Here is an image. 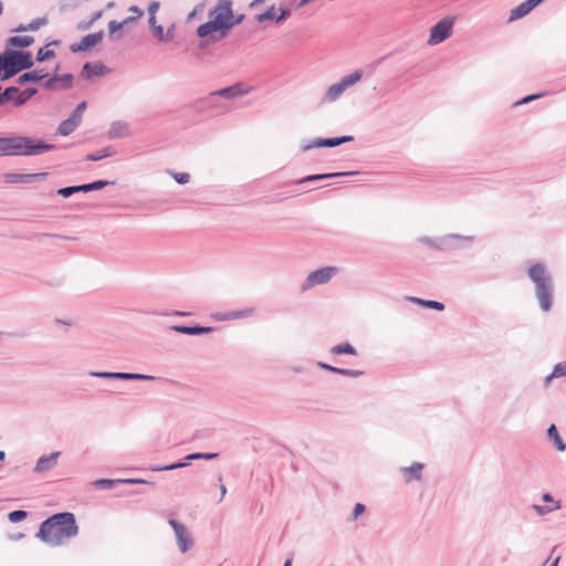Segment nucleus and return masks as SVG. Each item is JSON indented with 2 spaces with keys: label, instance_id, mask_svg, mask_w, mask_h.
Wrapping results in <instances>:
<instances>
[{
  "label": "nucleus",
  "instance_id": "obj_1",
  "mask_svg": "<svg viewBox=\"0 0 566 566\" xmlns=\"http://www.w3.org/2000/svg\"><path fill=\"white\" fill-rule=\"evenodd\" d=\"M78 534V526L73 513L62 512L53 514L43 521L36 537L45 544L56 547L65 539L75 537Z\"/></svg>",
  "mask_w": 566,
  "mask_h": 566
},
{
  "label": "nucleus",
  "instance_id": "obj_2",
  "mask_svg": "<svg viewBox=\"0 0 566 566\" xmlns=\"http://www.w3.org/2000/svg\"><path fill=\"white\" fill-rule=\"evenodd\" d=\"M33 65L34 61L30 51L7 49L0 53L1 81H7L21 71L30 70Z\"/></svg>",
  "mask_w": 566,
  "mask_h": 566
},
{
  "label": "nucleus",
  "instance_id": "obj_3",
  "mask_svg": "<svg viewBox=\"0 0 566 566\" xmlns=\"http://www.w3.org/2000/svg\"><path fill=\"white\" fill-rule=\"evenodd\" d=\"M528 277L535 284V294L539 306L544 312L552 307L554 285L551 275L546 272L544 264L535 263L528 269Z\"/></svg>",
  "mask_w": 566,
  "mask_h": 566
},
{
  "label": "nucleus",
  "instance_id": "obj_4",
  "mask_svg": "<svg viewBox=\"0 0 566 566\" xmlns=\"http://www.w3.org/2000/svg\"><path fill=\"white\" fill-rule=\"evenodd\" d=\"M53 144H46L39 138L17 135L14 143L15 156H38L55 149Z\"/></svg>",
  "mask_w": 566,
  "mask_h": 566
},
{
  "label": "nucleus",
  "instance_id": "obj_5",
  "mask_svg": "<svg viewBox=\"0 0 566 566\" xmlns=\"http://www.w3.org/2000/svg\"><path fill=\"white\" fill-rule=\"evenodd\" d=\"M361 76L363 71L357 70L352 74L344 76L338 83L332 84L325 93L324 101H336L346 91V88L353 86L358 81H360Z\"/></svg>",
  "mask_w": 566,
  "mask_h": 566
},
{
  "label": "nucleus",
  "instance_id": "obj_6",
  "mask_svg": "<svg viewBox=\"0 0 566 566\" xmlns=\"http://www.w3.org/2000/svg\"><path fill=\"white\" fill-rule=\"evenodd\" d=\"M337 272L338 269L335 266H325L308 273L302 283V292L308 291L316 285L326 284Z\"/></svg>",
  "mask_w": 566,
  "mask_h": 566
},
{
  "label": "nucleus",
  "instance_id": "obj_7",
  "mask_svg": "<svg viewBox=\"0 0 566 566\" xmlns=\"http://www.w3.org/2000/svg\"><path fill=\"white\" fill-rule=\"evenodd\" d=\"M250 92V87H245L242 83H235L234 85L214 91L209 94L207 98V104L210 107H218L216 99L217 97H223L227 99H234L237 97L243 96Z\"/></svg>",
  "mask_w": 566,
  "mask_h": 566
},
{
  "label": "nucleus",
  "instance_id": "obj_8",
  "mask_svg": "<svg viewBox=\"0 0 566 566\" xmlns=\"http://www.w3.org/2000/svg\"><path fill=\"white\" fill-rule=\"evenodd\" d=\"M453 20L446 18L437 22L430 30L428 44L437 45L447 40L452 33Z\"/></svg>",
  "mask_w": 566,
  "mask_h": 566
},
{
  "label": "nucleus",
  "instance_id": "obj_9",
  "mask_svg": "<svg viewBox=\"0 0 566 566\" xmlns=\"http://www.w3.org/2000/svg\"><path fill=\"white\" fill-rule=\"evenodd\" d=\"M354 140L353 136H340V137H333V138H314L312 140H303L301 143V149L303 151H308L314 148L319 147H336L344 143H348Z\"/></svg>",
  "mask_w": 566,
  "mask_h": 566
},
{
  "label": "nucleus",
  "instance_id": "obj_10",
  "mask_svg": "<svg viewBox=\"0 0 566 566\" xmlns=\"http://www.w3.org/2000/svg\"><path fill=\"white\" fill-rule=\"evenodd\" d=\"M217 457H218V453L196 452V453L188 454L185 458V461H182V462H175V463L167 464V465H151L150 470L154 472L171 471V470L185 468V467L189 465L190 461H193V460H201V459L202 460H212V459H216Z\"/></svg>",
  "mask_w": 566,
  "mask_h": 566
},
{
  "label": "nucleus",
  "instance_id": "obj_11",
  "mask_svg": "<svg viewBox=\"0 0 566 566\" xmlns=\"http://www.w3.org/2000/svg\"><path fill=\"white\" fill-rule=\"evenodd\" d=\"M90 376L102 379H116V380H154L155 377L137 373H123V371H91Z\"/></svg>",
  "mask_w": 566,
  "mask_h": 566
},
{
  "label": "nucleus",
  "instance_id": "obj_12",
  "mask_svg": "<svg viewBox=\"0 0 566 566\" xmlns=\"http://www.w3.org/2000/svg\"><path fill=\"white\" fill-rule=\"evenodd\" d=\"M168 523L175 532L177 545L180 552L186 553L193 545V541L189 534L188 528L184 524L174 518H170Z\"/></svg>",
  "mask_w": 566,
  "mask_h": 566
},
{
  "label": "nucleus",
  "instance_id": "obj_13",
  "mask_svg": "<svg viewBox=\"0 0 566 566\" xmlns=\"http://www.w3.org/2000/svg\"><path fill=\"white\" fill-rule=\"evenodd\" d=\"M104 31H98L94 33H90L82 38V40L77 43H73L70 46L71 52L77 53V52H85L90 50L92 46L96 45L103 40Z\"/></svg>",
  "mask_w": 566,
  "mask_h": 566
},
{
  "label": "nucleus",
  "instance_id": "obj_14",
  "mask_svg": "<svg viewBox=\"0 0 566 566\" xmlns=\"http://www.w3.org/2000/svg\"><path fill=\"white\" fill-rule=\"evenodd\" d=\"M48 175V172L7 174L4 180L8 184H31L35 181L45 180Z\"/></svg>",
  "mask_w": 566,
  "mask_h": 566
},
{
  "label": "nucleus",
  "instance_id": "obj_15",
  "mask_svg": "<svg viewBox=\"0 0 566 566\" xmlns=\"http://www.w3.org/2000/svg\"><path fill=\"white\" fill-rule=\"evenodd\" d=\"M60 454L61 452L54 451L50 454L41 455L33 468V472L44 473L52 470L56 465Z\"/></svg>",
  "mask_w": 566,
  "mask_h": 566
},
{
  "label": "nucleus",
  "instance_id": "obj_16",
  "mask_svg": "<svg viewBox=\"0 0 566 566\" xmlns=\"http://www.w3.org/2000/svg\"><path fill=\"white\" fill-rule=\"evenodd\" d=\"M543 1L544 0H526L520 3L516 8L511 10L509 20L514 21L524 18Z\"/></svg>",
  "mask_w": 566,
  "mask_h": 566
},
{
  "label": "nucleus",
  "instance_id": "obj_17",
  "mask_svg": "<svg viewBox=\"0 0 566 566\" xmlns=\"http://www.w3.org/2000/svg\"><path fill=\"white\" fill-rule=\"evenodd\" d=\"M73 75L67 73L63 75H53L44 83V88L54 91L57 88V84H61V88H69L72 86Z\"/></svg>",
  "mask_w": 566,
  "mask_h": 566
},
{
  "label": "nucleus",
  "instance_id": "obj_18",
  "mask_svg": "<svg viewBox=\"0 0 566 566\" xmlns=\"http://www.w3.org/2000/svg\"><path fill=\"white\" fill-rule=\"evenodd\" d=\"M459 238L458 234H449L443 238L432 239L429 237H422L419 239V242L434 249V250H446L450 247V240Z\"/></svg>",
  "mask_w": 566,
  "mask_h": 566
},
{
  "label": "nucleus",
  "instance_id": "obj_19",
  "mask_svg": "<svg viewBox=\"0 0 566 566\" xmlns=\"http://www.w3.org/2000/svg\"><path fill=\"white\" fill-rule=\"evenodd\" d=\"M129 135V125L126 122L117 120L113 122L108 129V138L109 139H118L124 138Z\"/></svg>",
  "mask_w": 566,
  "mask_h": 566
},
{
  "label": "nucleus",
  "instance_id": "obj_20",
  "mask_svg": "<svg viewBox=\"0 0 566 566\" xmlns=\"http://www.w3.org/2000/svg\"><path fill=\"white\" fill-rule=\"evenodd\" d=\"M171 329L186 335H201V334H209L213 332V327H206V326H186V325H174L171 326Z\"/></svg>",
  "mask_w": 566,
  "mask_h": 566
},
{
  "label": "nucleus",
  "instance_id": "obj_21",
  "mask_svg": "<svg viewBox=\"0 0 566 566\" xmlns=\"http://www.w3.org/2000/svg\"><path fill=\"white\" fill-rule=\"evenodd\" d=\"M214 13H219L228 20H232V0H219L218 4L209 11V15L212 17Z\"/></svg>",
  "mask_w": 566,
  "mask_h": 566
},
{
  "label": "nucleus",
  "instance_id": "obj_22",
  "mask_svg": "<svg viewBox=\"0 0 566 566\" xmlns=\"http://www.w3.org/2000/svg\"><path fill=\"white\" fill-rule=\"evenodd\" d=\"M105 72H106V66L102 63L93 64V63L86 62L82 69V75L85 80H90L93 75L102 76L105 74Z\"/></svg>",
  "mask_w": 566,
  "mask_h": 566
},
{
  "label": "nucleus",
  "instance_id": "obj_23",
  "mask_svg": "<svg viewBox=\"0 0 566 566\" xmlns=\"http://www.w3.org/2000/svg\"><path fill=\"white\" fill-rule=\"evenodd\" d=\"M118 483L138 484V483H147V482L142 479H126V480L99 479V480L94 481V485L99 489H112Z\"/></svg>",
  "mask_w": 566,
  "mask_h": 566
},
{
  "label": "nucleus",
  "instance_id": "obj_24",
  "mask_svg": "<svg viewBox=\"0 0 566 566\" xmlns=\"http://www.w3.org/2000/svg\"><path fill=\"white\" fill-rule=\"evenodd\" d=\"M254 313H255L254 307H248V308L240 310V311L227 312L224 314L217 316V319L218 321L241 319V318L250 317V316L254 315Z\"/></svg>",
  "mask_w": 566,
  "mask_h": 566
},
{
  "label": "nucleus",
  "instance_id": "obj_25",
  "mask_svg": "<svg viewBox=\"0 0 566 566\" xmlns=\"http://www.w3.org/2000/svg\"><path fill=\"white\" fill-rule=\"evenodd\" d=\"M422 469H423V464L420 462H413L410 467L402 468L401 471L403 473L405 481L406 482H410L413 480L420 481L422 478V475H421Z\"/></svg>",
  "mask_w": 566,
  "mask_h": 566
},
{
  "label": "nucleus",
  "instance_id": "obj_26",
  "mask_svg": "<svg viewBox=\"0 0 566 566\" xmlns=\"http://www.w3.org/2000/svg\"><path fill=\"white\" fill-rule=\"evenodd\" d=\"M46 73H44L43 70H33V71H30V72H25L23 74H21L17 82L18 84L20 85H24L29 82H40L41 80H43L44 77H46Z\"/></svg>",
  "mask_w": 566,
  "mask_h": 566
},
{
  "label": "nucleus",
  "instance_id": "obj_27",
  "mask_svg": "<svg viewBox=\"0 0 566 566\" xmlns=\"http://www.w3.org/2000/svg\"><path fill=\"white\" fill-rule=\"evenodd\" d=\"M78 126H80V124L76 120H74L72 117L69 116L66 119H64L60 123L59 127L56 128L55 135L69 136Z\"/></svg>",
  "mask_w": 566,
  "mask_h": 566
},
{
  "label": "nucleus",
  "instance_id": "obj_28",
  "mask_svg": "<svg viewBox=\"0 0 566 566\" xmlns=\"http://www.w3.org/2000/svg\"><path fill=\"white\" fill-rule=\"evenodd\" d=\"M14 143H17V136L0 137V154L15 156Z\"/></svg>",
  "mask_w": 566,
  "mask_h": 566
},
{
  "label": "nucleus",
  "instance_id": "obj_29",
  "mask_svg": "<svg viewBox=\"0 0 566 566\" xmlns=\"http://www.w3.org/2000/svg\"><path fill=\"white\" fill-rule=\"evenodd\" d=\"M355 174L356 172H354V171H347V172H329V174L310 175V176L303 178L302 180H300L298 182L302 184V182H307V181H316V180L329 179V178H335V177L350 176V175H355Z\"/></svg>",
  "mask_w": 566,
  "mask_h": 566
},
{
  "label": "nucleus",
  "instance_id": "obj_30",
  "mask_svg": "<svg viewBox=\"0 0 566 566\" xmlns=\"http://www.w3.org/2000/svg\"><path fill=\"white\" fill-rule=\"evenodd\" d=\"M36 93L38 90L35 87H28L23 91L19 90L18 96L13 99L14 106L19 107L24 105Z\"/></svg>",
  "mask_w": 566,
  "mask_h": 566
},
{
  "label": "nucleus",
  "instance_id": "obj_31",
  "mask_svg": "<svg viewBox=\"0 0 566 566\" xmlns=\"http://www.w3.org/2000/svg\"><path fill=\"white\" fill-rule=\"evenodd\" d=\"M34 42V39L30 35H14L8 39L7 44L14 48H28Z\"/></svg>",
  "mask_w": 566,
  "mask_h": 566
},
{
  "label": "nucleus",
  "instance_id": "obj_32",
  "mask_svg": "<svg viewBox=\"0 0 566 566\" xmlns=\"http://www.w3.org/2000/svg\"><path fill=\"white\" fill-rule=\"evenodd\" d=\"M329 353L332 355H342V354L353 355V356L357 355L356 348L347 342L333 346L329 349Z\"/></svg>",
  "mask_w": 566,
  "mask_h": 566
},
{
  "label": "nucleus",
  "instance_id": "obj_33",
  "mask_svg": "<svg viewBox=\"0 0 566 566\" xmlns=\"http://www.w3.org/2000/svg\"><path fill=\"white\" fill-rule=\"evenodd\" d=\"M217 31H220V28L217 24V22H214L211 19L208 22H206V23H203V24L198 27L197 35L199 38H206V36L210 35L211 33L217 32Z\"/></svg>",
  "mask_w": 566,
  "mask_h": 566
},
{
  "label": "nucleus",
  "instance_id": "obj_34",
  "mask_svg": "<svg viewBox=\"0 0 566 566\" xmlns=\"http://www.w3.org/2000/svg\"><path fill=\"white\" fill-rule=\"evenodd\" d=\"M211 18L220 28V38H223L227 34V31L234 25L233 20H228L219 13H214Z\"/></svg>",
  "mask_w": 566,
  "mask_h": 566
},
{
  "label": "nucleus",
  "instance_id": "obj_35",
  "mask_svg": "<svg viewBox=\"0 0 566 566\" xmlns=\"http://www.w3.org/2000/svg\"><path fill=\"white\" fill-rule=\"evenodd\" d=\"M547 436H548V438L551 440L554 441V443L556 446V449L558 451H565L566 450V443L560 438V436H559L555 424H551L549 426V428L547 429Z\"/></svg>",
  "mask_w": 566,
  "mask_h": 566
},
{
  "label": "nucleus",
  "instance_id": "obj_36",
  "mask_svg": "<svg viewBox=\"0 0 566 566\" xmlns=\"http://www.w3.org/2000/svg\"><path fill=\"white\" fill-rule=\"evenodd\" d=\"M563 376H566V360L555 365L553 373L546 378V380L549 381L552 378H558Z\"/></svg>",
  "mask_w": 566,
  "mask_h": 566
},
{
  "label": "nucleus",
  "instance_id": "obj_37",
  "mask_svg": "<svg viewBox=\"0 0 566 566\" xmlns=\"http://www.w3.org/2000/svg\"><path fill=\"white\" fill-rule=\"evenodd\" d=\"M49 45L41 48L36 53V61L44 62L55 56V52L53 50L48 49Z\"/></svg>",
  "mask_w": 566,
  "mask_h": 566
},
{
  "label": "nucleus",
  "instance_id": "obj_38",
  "mask_svg": "<svg viewBox=\"0 0 566 566\" xmlns=\"http://www.w3.org/2000/svg\"><path fill=\"white\" fill-rule=\"evenodd\" d=\"M27 516H28L27 511L17 510V511H12L8 514V520L11 523H19V522L23 521L24 518H27Z\"/></svg>",
  "mask_w": 566,
  "mask_h": 566
},
{
  "label": "nucleus",
  "instance_id": "obj_39",
  "mask_svg": "<svg viewBox=\"0 0 566 566\" xmlns=\"http://www.w3.org/2000/svg\"><path fill=\"white\" fill-rule=\"evenodd\" d=\"M559 507H560L559 502H555V504L553 506L538 505V504L533 505V509L538 513V515H545L549 512L558 510Z\"/></svg>",
  "mask_w": 566,
  "mask_h": 566
},
{
  "label": "nucleus",
  "instance_id": "obj_40",
  "mask_svg": "<svg viewBox=\"0 0 566 566\" xmlns=\"http://www.w3.org/2000/svg\"><path fill=\"white\" fill-rule=\"evenodd\" d=\"M87 104L86 102H81L75 109L72 112L70 117H72L74 120H76L78 124L82 122V114L86 109Z\"/></svg>",
  "mask_w": 566,
  "mask_h": 566
},
{
  "label": "nucleus",
  "instance_id": "obj_41",
  "mask_svg": "<svg viewBox=\"0 0 566 566\" xmlns=\"http://www.w3.org/2000/svg\"><path fill=\"white\" fill-rule=\"evenodd\" d=\"M275 19V7L271 6L266 11L255 17L258 22H264L266 20Z\"/></svg>",
  "mask_w": 566,
  "mask_h": 566
},
{
  "label": "nucleus",
  "instance_id": "obj_42",
  "mask_svg": "<svg viewBox=\"0 0 566 566\" xmlns=\"http://www.w3.org/2000/svg\"><path fill=\"white\" fill-rule=\"evenodd\" d=\"M46 23H48V19L45 17L34 19L30 23H28V30L29 31H36L41 27L45 25Z\"/></svg>",
  "mask_w": 566,
  "mask_h": 566
},
{
  "label": "nucleus",
  "instance_id": "obj_43",
  "mask_svg": "<svg viewBox=\"0 0 566 566\" xmlns=\"http://www.w3.org/2000/svg\"><path fill=\"white\" fill-rule=\"evenodd\" d=\"M336 374L343 375V376H348V377H359V376L364 375V371L338 367V370H336Z\"/></svg>",
  "mask_w": 566,
  "mask_h": 566
},
{
  "label": "nucleus",
  "instance_id": "obj_44",
  "mask_svg": "<svg viewBox=\"0 0 566 566\" xmlns=\"http://www.w3.org/2000/svg\"><path fill=\"white\" fill-rule=\"evenodd\" d=\"M112 155V153L108 151V148L99 151V153H96V154H90L87 157H86V160H90V161H98L101 159H104L106 157H109Z\"/></svg>",
  "mask_w": 566,
  "mask_h": 566
},
{
  "label": "nucleus",
  "instance_id": "obj_45",
  "mask_svg": "<svg viewBox=\"0 0 566 566\" xmlns=\"http://www.w3.org/2000/svg\"><path fill=\"white\" fill-rule=\"evenodd\" d=\"M171 176L179 185H186L190 180L188 172H171Z\"/></svg>",
  "mask_w": 566,
  "mask_h": 566
},
{
  "label": "nucleus",
  "instance_id": "obj_46",
  "mask_svg": "<svg viewBox=\"0 0 566 566\" xmlns=\"http://www.w3.org/2000/svg\"><path fill=\"white\" fill-rule=\"evenodd\" d=\"M76 192H77L76 186H69V187L60 188L56 191V193L63 198H69Z\"/></svg>",
  "mask_w": 566,
  "mask_h": 566
},
{
  "label": "nucleus",
  "instance_id": "obj_47",
  "mask_svg": "<svg viewBox=\"0 0 566 566\" xmlns=\"http://www.w3.org/2000/svg\"><path fill=\"white\" fill-rule=\"evenodd\" d=\"M18 93H19V87H17V86H9V87H7L2 92V95H3V98H4V103L8 102V101H11V99H14L13 95L18 94Z\"/></svg>",
  "mask_w": 566,
  "mask_h": 566
},
{
  "label": "nucleus",
  "instance_id": "obj_48",
  "mask_svg": "<svg viewBox=\"0 0 566 566\" xmlns=\"http://www.w3.org/2000/svg\"><path fill=\"white\" fill-rule=\"evenodd\" d=\"M123 28H124L123 22H118L116 20H112L108 22V31H109L111 36H114V34L116 32H118L119 30H122Z\"/></svg>",
  "mask_w": 566,
  "mask_h": 566
},
{
  "label": "nucleus",
  "instance_id": "obj_49",
  "mask_svg": "<svg viewBox=\"0 0 566 566\" xmlns=\"http://www.w3.org/2000/svg\"><path fill=\"white\" fill-rule=\"evenodd\" d=\"M423 307L432 308V310H437V311H443L444 304L441 302H438V301L426 300V303H423Z\"/></svg>",
  "mask_w": 566,
  "mask_h": 566
},
{
  "label": "nucleus",
  "instance_id": "obj_50",
  "mask_svg": "<svg viewBox=\"0 0 566 566\" xmlns=\"http://www.w3.org/2000/svg\"><path fill=\"white\" fill-rule=\"evenodd\" d=\"M91 184V190H99V189H103L104 187L108 186V185H114L115 182L114 181H108V180H96V181H93V182H90Z\"/></svg>",
  "mask_w": 566,
  "mask_h": 566
},
{
  "label": "nucleus",
  "instance_id": "obj_51",
  "mask_svg": "<svg viewBox=\"0 0 566 566\" xmlns=\"http://www.w3.org/2000/svg\"><path fill=\"white\" fill-rule=\"evenodd\" d=\"M364 511H365V505L361 503H356L349 520L355 521L360 514L364 513Z\"/></svg>",
  "mask_w": 566,
  "mask_h": 566
},
{
  "label": "nucleus",
  "instance_id": "obj_52",
  "mask_svg": "<svg viewBox=\"0 0 566 566\" xmlns=\"http://www.w3.org/2000/svg\"><path fill=\"white\" fill-rule=\"evenodd\" d=\"M544 95H545V93H536V94L527 95V96L523 97L522 99H520L518 102H516L515 104L516 105L526 104V103L535 101Z\"/></svg>",
  "mask_w": 566,
  "mask_h": 566
},
{
  "label": "nucleus",
  "instance_id": "obj_53",
  "mask_svg": "<svg viewBox=\"0 0 566 566\" xmlns=\"http://www.w3.org/2000/svg\"><path fill=\"white\" fill-rule=\"evenodd\" d=\"M291 12L289 9L280 8V14L275 17L276 22H282L290 17Z\"/></svg>",
  "mask_w": 566,
  "mask_h": 566
},
{
  "label": "nucleus",
  "instance_id": "obj_54",
  "mask_svg": "<svg viewBox=\"0 0 566 566\" xmlns=\"http://www.w3.org/2000/svg\"><path fill=\"white\" fill-rule=\"evenodd\" d=\"M159 7H160L159 1L150 2L149 6H148V14L149 15H156V12L158 11Z\"/></svg>",
  "mask_w": 566,
  "mask_h": 566
},
{
  "label": "nucleus",
  "instance_id": "obj_55",
  "mask_svg": "<svg viewBox=\"0 0 566 566\" xmlns=\"http://www.w3.org/2000/svg\"><path fill=\"white\" fill-rule=\"evenodd\" d=\"M317 366L324 370H328L331 373H334L336 374V370H338V367H335V366H332V365H328L326 363H323V361H318L317 363Z\"/></svg>",
  "mask_w": 566,
  "mask_h": 566
},
{
  "label": "nucleus",
  "instance_id": "obj_56",
  "mask_svg": "<svg viewBox=\"0 0 566 566\" xmlns=\"http://www.w3.org/2000/svg\"><path fill=\"white\" fill-rule=\"evenodd\" d=\"M154 30V34L155 36L159 40V41H164V28L159 24L155 28H153Z\"/></svg>",
  "mask_w": 566,
  "mask_h": 566
},
{
  "label": "nucleus",
  "instance_id": "obj_57",
  "mask_svg": "<svg viewBox=\"0 0 566 566\" xmlns=\"http://www.w3.org/2000/svg\"><path fill=\"white\" fill-rule=\"evenodd\" d=\"M218 481H219V489H220V493H221L219 502H221L223 500L224 495L227 494V488L222 484V475H219Z\"/></svg>",
  "mask_w": 566,
  "mask_h": 566
},
{
  "label": "nucleus",
  "instance_id": "obj_58",
  "mask_svg": "<svg viewBox=\"0 0 566 566\" xmlns=\"http://www.w3.org/2000/svg\"><path fill=\"white\" fill-rule=\"evenodd\" d=\"M128 11L133 12L137 18H142L144 14V11L137 6H130Z\"/></svg>",
  "mask_w": 566,
  "mask_h": 566
},
{
  "label": "nucleus",
  "instance_id": "obj_59",
  "mask_svg": "<svg viewBox=\"0 0 566 566\" xmlns=\"http://www.w3.org/2000/svg\"><path fill=\"white\" fill-rule=\"evenodd\" d=\"M407 300L411 303H415V304H418V305H421L423 306V303H426V300H422V298H419V297H415V296H409L407 297Z\"/></svg>",
  "mask_w": 566,
  "mask_h": 566
},
{
  "label": "nucleus",
  "instance_id": "obj_60",
  "mask_svg": "<svg viewBox=\"0 0 566 566\" xmlns=\"http://www.w3.org/2000/svg\"><path fill=\"white\" fill-rule=\"evenodd\" d=\"M76 189H77V192H80V191H83V192L92 191L91 190V184H84V185L76 186Z\"/></svg>",
  "mask_w": 566,
  "mask_h": 566
},
{
  "label": "nucleus",
  "instance_id": "obj_61",
  "mask_svg": "<svg viewBox=\"0 0 566 566\" xmlns=\"http://www.w3.org/2000/svg\"><path fill=\"white\" fill-rule=\"evenodd\" d=\"M103 15V11L102 10H98L96 12H94L90 19L91 23H94L95 21H97L98 19H101Z\"/></svg>",
  "mask_w": 566,
  "mask_h": 566
},
{
  "label": "nucleus",
  "instance_id": "obj_62",
  "mask_svg": "<svg viewBox=\"0 0 566 566\" xmlns=\"http://www.w3.org/2000/svg\"><path fill=\"white\" fill-rule=\"evenodd\" d=\"M138 18L136 15H133V17H127L126 19H124L122 22L124 23V27L129 24V23H133L137 20Z\"/></svg>",
  "mask_w": 566,
  "mask_h": 566
},
{
  "label": "nucleus",
  "instance_id": "obj_63",
  "mask_svg": "<svg viewBox=\"0 0 566 566\" xmlns=\"http://www.w3.org/2000/svg\"><path fill=\"white\" fill-rule=\"evenodd\" d=\"M92 25H93V23H91V21H87V22H81V23L78 24V29L86 30V29H90Z\"/></svg>",
  "mask_w": 566,
  "mask_h": 566
},
{
  "label": "nucleus",
  "instance_id": "obj_64",
  "mask_svg": "<svg viewBox=\"0 0 566 566\" xmlns=\"http://www.w3.org/2000/svg\"><path fill=\"white\" fill-rule=\"evenodd\" d=\"M148 22L151 29L158 25L156 21V15H149Z\"/></svg>",
  "mask_w": 566,
  "mask_h": 566
}]
</instances>
